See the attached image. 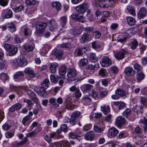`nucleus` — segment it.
Returning a JSON list of instances; mask_svg holds the SVG:
<instances>
[{"instance_id":"2eb2a0df","label":"nucleus","mask_w":147,"mask_h":147,"mask_svg":"<svg viewBox=\"0 0 147 147\" xmlns=\"http://www.w3.org/2000/svg\"><path fill=\"white\" fill-rule=\"evenodd\" d=\"M124 72L127 76H132L134 73V71L132 67L128 66L126 67L124 69Z\"/></svg>"},{"instance_id":"9d476101","label":"nucleus","mask_w":147,"mask_h":147,"mask_svg":"<svg viewBox=\"0 0 147 147\" xmlns=\"http://www.w3.org/2000/svg\"><path fill=\"white\" fill-rule=\"evenodd\" d=\"M46 89L42 87L40 85V87H36L35 88V91L42 97H45L46 96V93L45 90Z\"/></svg>"},{"instance_id":"4468645a","label":"nucleus","mask_w":147,"mask_h":147,"mask_svg":"<svg viewBox=\"0 0 147 147\" xmlns=\"http://www.w3.org/2000/svg\"><path fill=\"white\" fill-rule=\"evenodd\" d=\"M119 130L116 128L112 127L110 128L108 131V134L111 137H114L118 134Z\"/></svg>"},{"instance_id":"bb28decb","label":"nucleus","mask_w":147,"mask_h":147,"mask_svg":"<svg viewBox=\"0 0 147 147\" xmlns=\"http://www.w3.org/2000/svg\"><path fill=\"white\" fill-rule=\"evenodd\" d=\"M56 99L53 98H51L49 99L50 104L52 105L54 109H56L59 107V105L56 103Z\"/></svg>"},{"instance_id":"dca6fc26","label":"nucleus","mask_w":147,"mask_h":147,"mask_svg":"<svg viewBox=\"0 0 147 147\" xmlns=\"http://www.w3.org/2000/svg\"><path fill=\"white\" fill-rule=\"evenodd\" d=\"M95 137L94 133L92 131L87 132L84 135V138L86 140H92Z\"/></svg>"},{"instance_id":"a18cd8bd","label":"nucleus","mask_w":147,"mask_h":147,"mask_svg":"<svg viewBox=\"0 0 147 147\" xmlns=\"http://www.w3.org/2000/svg\"><path fill=\"white\" fill-rule=\"evenodd\" d=\"M133 67L135 70L137 71V73L141 71L142 70V67L139 64L135 63L133 65Z\"/></svg>"},{"instance_id":"0e129e2a","label":"nucleus","mask_w":147,"mask_h":147,"mask_svg":"<svg viewBox=\"0 0 147 147\" xmlns=\"http://www.w3.org/2000/svg\"><path fill=\"white\" fill-rule=\"evenodd\" d=\"M36 8L35 7H33L27 9L26 10V12L28 15H31L33 13L34 11L36 10Z\"/></svg>"},{"instance_id":"3c124183","label":"nucleus","mask_w":147,"mask_h":147,"mask_svg":"<svg viewBox=\"0 0 147 147\" xmlns=\"http://www.w3.org/2000/svg\"><path fill=\"white\" fill-rule=\"evenodd\" d=\"M70 32L71 34L74 35H77L80 33L79 29L77 28H75L72 30H70Z\"/></svg>"},{"instance_id":"a878e982","label":"nucleus","mask_w":147,"mask_h":147,"mask_svg":"<svg viewBox=\"0 0 147 147\" xmlns=\"http://www.w3.org/2000/svg\"><path fill=\"white\" fill-rule=\"evenodd\" d=\"M34 46L27 44H24V49L26 51L29 52L32 51L33 50Z\"/></svg>"},{"instance_id":"9b49d317","label":"nucleus","mask_w":147,"mask_h":147,"mask_svg":"<svg viewBox=\"0 0 147 147\" xmlns=\"http://www.w3.org/2000/svg\"><path fill=\"white\" fill-rule=\"evenodd\" d=\"M147 15V11L144 7L140 8L137 14L138 18L140 19L146 16Z\"/></svg>"},{"instance_id":"8fccbe9b","label":"nucleus","mask_w":147,"mask_h":147,"mask_svg":"<svg viewBox=\"0 0 147 147\" xmlns=\"http://www.w3.org/2000/svg\"><path fill=\"white\" fill-rule=\"evenodd\" d=\"M101 34V33L99 31L96 30L93 32V36L95 38H99Z\"/></svg>"},{"instance_id":"6ab92c4d","label":"nucleus","mask_w":147,"mask_h":147,"mask_svg":"<svg viewBox=\"0 0 147 147\" xmlns=\"http://www.w3.org/2000/svg\"><path fill=\"white\" fill-rule=\"evenodd\" d=\"M70 98H68L66 100L65 105L66 107L68 109L72 110L74 108L75 106L72 104V101Z\"/></svg>"},{"instance_id":"e433bc0d","label":"nucleus","mask_w":147,"mask_h":147,"mask_svg":"<svg viewBox=\"0 0 147 147\" xmlns=\"http://www.w3.org/2000/svg\"><path fill=\"white\" fill-rule=\"evenodd\" d=\"M101 110L104 114L106 115L110 111L109 106L107 105L106 107L105 105H103L101 107Z\"/></svg>"},{"instance_id":"ddd939ff","label":"nucleus","mask_w":147,"mask_h":147,"mask_svg":"<svg viewBox=\"0 0 147 147\" xmlns=\"http://www.w3.org/2000/svg\"><path fill=\"white\" fill-rule=\"evenodd\" d=\"M125 119L122 117H118L116 119L115 121V124L119 128H121L125 122Z\"/></svg>"},{"instance_id":"0eeeda50","label":"nucleus","mask_w":147,"mask_h":147,"mask_svg":"<svg viewBox=\"0 0 147 147\" xmlns=\"http://www.w3.org/2000/svg\"><path fill=\"white\" fill-rule=\"evenodd\" d=\"M128 52L124 49H122L115 53L114 56L117 59L120 60L124 58L125 55Z\"/></svg>"},{"instance_id":"a211bd4d","label":"nucleus","mask_w":147,"mask_h":147,"mask_svg":"<svg viewBox=\"0 0 147 147\" xmlns=\"http://www.w3.org/2000/svg\"><path fill=\"white\" fill-rule=\"evenodd\" d=\"M18 66L23 67L27 64V62L26 59L24 57H22L20 59H18Z\"/></svg>"},{"instance_id":"f704fd0d","label":"nucleus","mask_w":147,"mask_h":147,"mask_svg":"<svg viewBox=\"0 0 147 147\" xmlns=\"http://www.w3.org/2000/svg\"><path fill=\"white\" fill-rule=\"evenodd\" d=\"M107 71L105 69L101 68L99 70L98 75L102 77H105L107 76Z\"/></svg>"},{"instance_id":"680f3d73","label":"nucleus","mask_w":147,"mask_h":147,"mask_svg":"<svg viewBox=\"0 0 147 147\" xmlns=\"http://www.w3.org/2000/svg\"><path fill=\"white\" fill-rule=\"evenodd\" d=\"M24 74L23 71H19L17 72L14 75V77L16 78H18L23 76Z\"/></svg>"},{"instance_id":"4d7b16f0","label":"nucleus","mask_w":147,"mask_h":147,"mask_svg":"<svg viewBox=\"0 0 147 147\" xmlns=\"http://www.w3.org/2000/svg\"><path fill=\"white\" fill-rule=\"evenodd\" d=\"M23 40L22 38H20L18 36H15L14 37L13 42L15 43H20L22 42Z\"/></svg>"},{"instance_id":"5fc2aeb1","label":"nucleus","mask_w":147,"mask_h":147,"mask_svg":"<svg viewBox=\"0 0 147 147\" xmlns=\"http://www.w3.org/2000/svg\"><path fill=\"white\" fill-rule=\"evenodd\" d=\"M24 8V7L23 5H21L19 6L13 8V9L16 12H20Z\"/></svg>"},{"instance_id":"cd10ccee","label":"nucleus","mask_w":147,"mask_h":147,"mask_svg":"<svg viewBox=\"0 0 147 147\" xmlns=\"http://www.w3.org/2000/svg\"><path fill=\"white\" fill-rule=\"evenodd\" d=\"M52 7L55 8L58 11L61 10V4L59 2L55 1L52 3Z\"/></svg>"},{"instance_id":"1a4fd4ad","label":"nucleus","mask_w":147,"mask_h":147,"mask_svg":"<svg viewBox=\"0 0 147 147\" xmlns=\"http://www.w3.org/2000/svg\"><path fill=\"white\" fill-rule=\"evenodd\" d=\"M133 34L131 32V30L127 31L125 33V37L123 38H120L117 40V42L124 43L126 42V40L133 35Z\"/></svg>"},{"instance_id":"6e6d98bb","label":"nucleus","mask_w":147,"mask_h":147,"mask_svg":"<svg viewBox=\"0 0 147 147\" xmlns=\"http://www.w3.org/2000/svg\"><path fill=\"white\" fill-rule=\"evenodd\" d=\"M82 100L83 102H90L92 101V99L90 96L88 95H84L82 98Z\"/></svg>"},{"instance_id":"7c9ffc66","label":"nucleus","mask_w":147,"mask_h":147,"mask_svg":"<svg viewBox=\"0 0 147 147\" xmlns=\"http://www.w3.org/2000/svg\"><path fill=\"white\" fill-rule=\"evenodd\" d=\"M67 67L64 65L62 66L59 69V73L61 76H64L66 73Z\"/></svg>"},{"instance_id":"69168bd1","label":"nucleus","mask_w":147,"mask_h":147,"mask_svg":"<svg viewBox=\"0 0 147 147\" xmlns=\"http://www.w3.org/2000/svg\"><path fill=\"white\" fill-rule=\"evenodd\" d=\"M80 115V112L77 111H76L74 112L71 115V116L73 118H74L76 119L79 117Z\"/></svg>"},{"instance_id":"393cba45","label":"nucleus","mask_w":147,"mask_h":147,"mask_svg":"<svg viewBox=\"0 0 147 147\" xmlns=\"http://www.w3.org/2000/svg\"><path fill=\"white\" fill-rule=\"evenodd\" d=\"M89 35L88 34L85 33L82 36L80 40L82 43H85L89 39Z\"/></svg>"},{"instance_id":"39448f33","label":"nucleus","mask_w":147,"mask_h":147,"mask_svg":"<svg viewBox=\"0 0 147 147\" xmlns=\"http://www.w3.org/2000/svg\"><path fill=\"white\" fill-rule=\"evenodd\" d=\"M89 7L88 4L83 3L76 7V11L79 13H84Z\"/></svg>"},{"instance_id":"4be33fe9","label":"nucleus","mask_w":147,"mask_h":147,"mask_svg":"<svg viewBox=\"0 0 147 147\" xmlns=\"http://www.w3.org/2000/svg\"><path fill=\"white\" fill-rule=\"evenodd\" d=\"M22 107L21 105L19 103H16L12 106L9 109L10 112H12L15 110H19Z\"/></svg>"},{"instance_id":"052dcab7","label":"nucleus","mask_w":147,"mask_h":147,"mask_svg":"<svg viewBox=\"0 0 147 147\" xmlns=\"http://www.w3.org/2000/svg\"><path fill=\"white\" fill-rule=\"evenodd\" d=\"M24 102L27 104L29 107H32L34 104V102L31 100L28 99H24Z\"/></svg>"},{"instance_id":"774afa93","label":"nucleus","mask_w":147,"mask_h":147,"mask_svg":"<svg viewBox=\"0 0 147 147\" xmlns=\"http://www.w3.org/2000/svg\"><path fill=\"white\" fill-rule=\"evenodd\" d=\"M28 141V139L27 137H24L23 139L20 142L17 143L16 144V145L17 146H20L24 144H25Z\"/></svg>"},{"instance_id":"412c9836","label":"nucleus","mask_w":147,"mask_h":147,"mask_svg":"<svg viewBox=\"0 0 147 147\" xmlns=\"http://www.w3.org/2000/svg\"><path fill=\"white\" fill-rule=\"evenodd\" d=\"M76 71L74 69H69L67 74V77L70 78L74 77L76 75Z\"/></svg>"},{"instance_id":"7ed1b4c3","label":"nucleus","mask_w":147,"mask_h":147,"mask_svg":"<svg viewBox=\"0 0 147 147\" xmlns=\"http://www.w3.org/2000/svg\"><path fill=\"white\" fill-rule=\"evenodd\" d=\"M101 66L103 67H108L112 64L111 59L107 56H103L100 61Z\"/></svg>"},{"instance_id":"79ce46f5","label":"nucleus","mask_w":147,"mask_h":147,"mask_svg":"<svg viewBox=\"0 0 147 147\" xmlns=\"http://www.w3.org/2000/svg\"><path fill=\"white\" fill-rule=\"evenodd\" d=\"M113 103L115 105L117 106L119 109H122L125 106V103L121 102H114Z\"/></svg>"},{"instance_id":"a19ab883","label":"nucleus","mask_w":147,"mask_h":147,"mask_svg":"<svg viewBox=\"0 0 147 147\" xmlns=\"http://www.w3.org/2000/svg\"><path fill=\"white\" fill-rule=\"evenodd\" d=\"M18 49L16 47H14L13 46L11 48L9 52V55L10 56H12L15 55L17 53Z\"/></svg>"},{"instance_id":"aec40b11","label":"nucleus","mask_w":147,"mask_h":147,"mask_svg":"<svg viewBox=\"0 0 147 147\" xmlns=\"http://www.w3.org/2000/svg\"><path fill=\"white\" fill-rule=\"evenodd\" d=\"M52 53L53 54L56 58L58 59H60L63 54V51L61 50H58L55 49L53 51Z\"/></svg>"},{"instance_id":"f257e3e1","label":"nucleus","mask_w":147,"mask_h":147,"mask_svg":"<svg viewBox=\"0 0 147 147\" xmlns=\"http://www.w3.org/2000/svg\"><path fill=\"white\" fill-rule=\"evenodd\" d=\"M32 27L35 26V30L34 34L36 36H38L43 34L45 31V29L47 24V22H40L38 23L36 21H33L32 23Z\"/></svg>"},{"instance_id":"f8f14e48","label":"nucleus","mask_w":147,"mask_h":147,"mask_svg":"<svg viewBox=\"0 0 147 147\" xmlns=\"http://www.w3.org/2000/svg\"><path fill=\"white\" fill-rule=\"evenodd\" d=\"M23 89L24 90L27 91V93L28 94L31 96L34 101L37 102L38 98L34 93L31 90H28V88L27 87H24Z\"/></svg>"},{"instance_id":"c756f323","label":"nucleus","mask_w":147,"mask_h":147,"mask_svg":"<svg viewBox=\"0 0 147 147\" xmlns=\"http://www.w3.org/2000/svg\"><path fill=\"white\" fill-rule=\"evenodd\" d=\"M92 87L93 86L92 85L89 84H86L82 86L81 88L83 91H85L90 90Z\"/></svg>"},{"instance_id":"c9c22d12","label":"nucleus","mask_w":147,"mask_h":147,"mask_svg":"<svg viewBox=\"0 0 147 147\" xmlns=\"http://www.w3.org/2000/svg\"><path fill=\"white\" fill-rule=\"evenodd\" d=\"M49 81L48 79H45L41 84L42 87H44L46 89L49 87Z\"/></svg>"},{"instance_id":"473e14b6","label":"nucleus","mask_w":147,"mask_h":147,"mask_svg":"<svg viewBox=\"0 0 147 147\" xmlns=\"http://www.w3.org/2000/svg\"><path fill=\"white\" fill-rule=\"evenodd\" d=\"M143 108L142 106L135 105L134 106L133 109L137 113H142L143 112Z\"/></svg>"},{"instance_id":"603ef678","label":"nucleus","mask_w":147,"mask_h":147,"mask_svg":"<svg viewBox=\"0 0 147 147\" xmlns=\"http://www.w3.org/2000/svg\"><path fill=\"white\" fill-rule=\"evenodd\" d=\"M50 80L51 82L55 83L58 80V77L57 75H51L50 76Z\"/></svg>"},{"instance_id":"bf43d9fd","label":"nucleus","mask_w":147,"mask_h":147,"mask_svg":"<svg viewBox=\"0 0 147 147\" xmlns=\"http://www.w3.org/2000/svg\"><path fill=\"white\" fill-rule=\"evenodd\" d=\"M10 64L14 67H17L18 66V59H11L9 61Z\"/></svg>"},{"instance_id":"6e6552de","label":"nucleus","mask_w":147,"mask_h":147,"mask_svg":"<svg viewBox=\"0 0 147 147\" xmlns=\"http://www.w3.org/2000/svg\"><path fill=\"white\" fill-rule=\"evenodd\" d=\"M1 15L2 17L8 19L11 18L13 15L12 11L8 9H3L1 12Z\"/></svg>"},{"instance_id":"c03bdc74","label":"nucleus","mask_w":147,"mask_h":147,"mask_svg":"<svg viewBox=\"0 0 147 147\" xmlns=\"http://www.w3.org/2000/svg\"><path fill=\"white\" fill-rule=\"evenodd\" d=\"M92 48L96 50L99 49L100 47V42L98 41H94L92 43Z\"/></svg>"},{"instance_id":"4c0bfd02","label":"nucleus","mask_w":147,"mask_h":147,"mask_svg":"<svg viewBox=\"0 0 147 147\" xmlns=\"http://www.w3.org/2000/svg\"><path fill=\"white\" fill-rule=\"evenodd\" d=\"M138 44V41L136 39H135L131 42L130 45V47L132 50L135 49H136Z\"/></svg>"},{"instance_id":"72a5a7b5","label":"nucleus","mask_w":147,"mask_h":147,"mask_svg":"<svg viewBox=\"0 0 147 147\" xmlns=\"http://www.w3.org/2000/svg\"><path fill=\"white\" fill-rule=\"evenodd\" d=\"M127 9L129 13L133 16H135L136 13L134 9V7L131 5L128 6L127 7Z\"/></svg>"},{"instance_id":"f03ea898","label":"nucleus","mask_w":147,"mask_h":147,"mask_svg":"<svg viewBox=\"0 0 147 147\" xmlns=\"http://www.w3.org/2000/svg\"><path fill=\"white\" fill-rule=\"evenodd\" d=\"M93 2L96 5L98 4L99 7L102 8L108 7L113 5L109 0H94Z\"/></svg>"},{"instance_id":"f3484780","label":"nucleus","mask_w":147,"mask_h":147,"mask_svg":"<svg viewBox=\"0 0 147 147\" xmlns=\"http://www.w3.org/2000/svg\"><path fill=\"white\" fill-rule=\"evenodd\" d=\"M145 77L144 74L142 72H140L137 73L136 75V80L137 82H140L143 80Z\"/></svg>"},{"instance_id":"ea45409f","label":"nucleus","mask_w":147,"mask_h":147,"mask_svg":"<svg viewBox=\"0 0 147 147\" xmlns=\"http://www.w3.org/2000/svg\"><path fill=\"white\" fill-rule=\"evenodd\" d=\"M115 93L119 97H122L125 95V92L124 91L119 89H117L115 90Z\"/></svg>"},{"instance_id":"37998d69","label":"nucleus","mask_w":147,"mask_h":147,"mask_svg":"<svg viewBox=\"0 0 147 147\" xmlns=\"http://www.w3.org/2000/svg\"><path fill=\"white\" fill-rule=\"evenodd\" d=\"M93 129L95 131L98 133H101L102 132L104 129L103 127H100L95 125L94 126Z\"/></svg>"},{"instance_id":"13d9d810","label":"nucleus","mask_w":147,"mask_h":147,"mask_svg":"<svg viewBox=\"0 0 147 147\" xmlns=\"http://www.w3.org/2000/svg\"><path fill=\"white\" fill-rule=\"evenodd\" d=\"M32 34L31 30L28 28H25L24 31V34L25 36H30Z\"/></svg>"},{"instance_id":"338daca9","label":"nucleus","mask_w":147,"mask_h":147,"mask_svg":"<svg viewBox=\"0 0 147 147\" xmlns=\"http://www.w3.org/2000/svg\"><path fill=\"white\" fill-rule=\"evenodd\" d=\"M92 127L91 124H86L83 126V130L84 131H87L90 129Z\"/></svg>"},{"instance_id":"20e7f679","label":"nucleus","mask_w":147,"mask_h":147,"mask_svg":"<svg viewBox=\"0 0 147 147\" xmlns=\"http://www.w3.org/2000/svg\"><path fill=\"white\" fill-rule=\"evenodd\" d=\"M24 72L29 75L30 79H28V80L34 78H38L40 76V74L38 73H34L33 69L30 67H27L25 68Z\"/></svg>"},{"instance_id":"c85d7f7f","label":"nucleus","mask_w":147,"mask_h":147,"mask_svg":"<svg viewBox=\"0 0 147 147\" xmlns=\"http://www.w3.org/2000/svg\"><path fill=\"white\" fill-rule=\"evenodd\" d=\"M127 21L128 24L130 26L134 25L136 22V20L133 17L128 16L126 17Z\"/></svg>"},{"instance_id":"09e8293b","label":"nucleus","mask_w":147,"mask_h":147,"mask_svg":"<svg viewBox=\"0 0 147 147\" xmlns=\"http://www.w3.org/2000/svg\"><path fill=\"white\" fill-rule=\"evenodd\" d=\"M95 14L97 17L96 18H94V16L91 15L90 18V20L91 21H94L97 19L98 17L100 15L101 12L99 10H97L96 11Z\"/></svg>"},{"instance_id":"864d4df0","label":"nucleus","mask_w":147,"mask_h":147,"mask_svg":"<svg viewBox=\"0 0 147 147\" xmlns=\"http://www.w3.org/2000/svg\"><path fill=\"white\" fill-rule=\"evenodd\" d=\"M0 79L3 81L7 80H9V76L6 74L2 73L0 74Z\"/></svg>"},{"instance_id":"e2e57ef3","label":"nucleus","mask_w":147,"mask_h":147,"mask_svg":"<svg viewBox=\"0 0 147 147\" xmlns=\"http://www.w3.org/2000/svg\"><path fill=\"white\" fill-rule=\"evenodd\" d=\"M61 147H70V145L67 141H64L61 142Z\"/></svg>"},{"instance_id":"b1692460","label":"nucleus","mask_w":147,"mask_h":147,"mask_svg":"<svg viewBox=\"0 0 147 147\" xmlns=\"http://www.w3.org/2000/svg\"><path fill=\"white\" fill-rule=\"evenodd\" d=\"M88 63V61L85 58H83L80 59L78 62L79 65L81 67H84L87 65Z\"/></svg>"},{"instance_id":"2f4dec72","label":"nucleus","mask_w":147,"mask_h":147,"mask_svg":"<svg viewBox=\"0 0 147 147\" xmlns=\"http://www.w3.org/2000/svg\"><path fill=\"white\" fill-rule=\"evenodd\" d=\"M8 28H9V30L11 32H15L16 28L14 24L12 22H8L6 23Z\"/></svg>"},{"instance_id":"de8ad7c7","label":"nucleus","mask_w":147,"mask_h":147,"mask_svg":"<svg viewBox=\"0 0 147 147\" xmlns=\"http://www.w3.org/2000/svg\"><path fill=\"white\" fill-rule=\"evenodd\" d=\"M67 22V17L66 16H63L60 18V24L62 27H64Z\"/></svg>"},{"instance_id":"5701e85b","label":"nucleus","mask_w":147,"mask_h":147,"mask_svg":"<svg viewBox=\"0 0 147 147\" xmlns=\"http://www.w3.org/2000/svg\"><path fill=\"white\" fill-rule=\"evenodd\" d=\"M58 66V65L56 63H51L49 67L51 72L53 73H55L57 71V67Z\"/></svg>"},{"instance_id":"423d86ee","label":"nucleus","mask_w":147,"mask_h":147,"mask_svg":"<svg viewBox=\"0 0 147 147\" xmlns=\"http://www.w3.org/2000/svg\"><path fill=\"white\" fill-rule=\"evenodd\" d=\"M48 26L51 31H55L57 30L58 28L57 24L55 20L51 19L48 21Z\"/></svg>"},{"instance_id":"49530a36","label":"nucleus","mask_w":147,"mask_h":147,"mask_svg":"<svg viewBox=\"0 0 147 147\" xmlns=\"http://www.w3.org/2000/svg\"><path fill=\"white\" fill-rule=\"evenodd\" d=\"M87 51V49L85 47L80 48L78 49L77 52V55L78 56H82L83 53Z\"/></svg>"},{"instance_id":"58836bf2","label":"nucleus","mask_w":147,"mask_h":147,"mask_svg":"<svg viewBox=\"0 0 147 147\" xmlns=\"http://www.w3.org/2000/svg\"><path fill=\"white\" fill-rule=\"evenodd\" d=\"M90 60L92 62H96L98 61V57L96 56L95 53H92L90 54Z\"/></svg>"}]
</instances>
